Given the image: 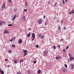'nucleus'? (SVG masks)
Here are the masks:
<instances>
[{
    "label": "nucleus",
    "instance_id": "nucleus-20",
    "mask_svg": "<svg viewBox=\"0 0 74 74\" xmlns=\"http://www.w3.org/2000/svg\"><path fill=\"white\" fill-rule=\"evenodd\" d=\"M22 62H23V60H20L19 61L20 63H22Z\"/></svg>",
    "mask_w": 74,
    "mask_h": 74
},
{
    "label": "nucleus",
    "instance_id": "nucleus-32",
    "mask_svg": "<svg viewBox=\"0 0 74 74\" xmlns=\"http://www.w3.org/2000/svg\"><path fill=\"white\" fill-rule=\"evenodd\" d=\"M72 14H74V10H72Z\"/></svg>",
    "mask_w": 74,
    "mask_h": 74
},
{
    "label": "nucleus",
    "instance_id": "nucleus-23",
    "mask_svg": "<svg viewBox=\"0 0 74 74\" xmlns=\"http://www.w3.org/2000/svg\"><path fill=\"white\" fill-rule=\"evenodd\" d=\"M41 34H38V36L39 37H41Z\"/></svg>",
    "mask_w": 74,
    "mask_h": 74
},
{
    "label": "nucleus",
    "instance_id": "nucleus-57",
    "mask_svg": "<svg viewBox=\"0 0 74 74\" xmlns=\"http://www.w3.org/2000/svg\"><path fill=\"white\" fill-rule=\"evenodd\" d=\"M47 20H46V22H45V23H47Z\"/></svg>",
    "mask_w": 74,
    "mask_h": 74
},
{
    "label": "nucleus",
    "instance_id": "nucleus-29",
    "mask_svg": "<svg viewBox=\"0 0 74 74\" xmlns=\"http://www.w3.org/2000/svg\"><path fill=\"white\" fill-rule=\"evenodd\" d=\"M62 3H63V4H64L65 3V2H64V0H63Z\"/></svg>",
    "mask_w": 74,
    "mask_h": 74
},
{
    "label": "nucleus",
    "instance_id": "nucleus-37",
    "mask_svg": "<svg viewBox=\"0 0 74 74\" xmlns=\"http://www.w3.org/2000/svg\"><path fill=\"white\" fill-rule=\"evenodd\" d=\"M13 39H12L10 40H9V41H10V42L13 41Z\"/></svg>",
    "mask_w": 74,
    "mask_h": 74
},
{
    "label": "nucleus",
    "instance_id": "nucleus-19",
    "mask_svg": "<svg viewBox=\"0 0 74 74\" xmlns=\"http://www.w3.org/2000/svg\"><path fill=\"white\" fill-rule=\"evenodd\" d=\"M14 63H15V64H16L17 63V61L16 60H15L14 61Z\"/></svg>",
    "mask_w": 74,
    "mask_h": 74
},
{
    "label": "nucleus",
    "instance_id": "nucleus-58",
    "mask_svg": "<svg viewBox=\"0 0 74 74\" xmlns=\"http://www.w3.org/2000/svg\"><path fill=\"white\" fill-rule=\"evenodd\" d=\"M8 66L9 67H10V65H8Z\"/></svg>",
    "mask_w": 74,
    "mask_h": 74
},
{
    "label": "nucleus",
    "instance_id": "nucleus-7",
    "mask_svg": "<svg viewBox=\"0 0 74 74\" xmlns=\"http://www.w3.org/2000/svg\"><path fill=\"white\" fill-rule=\"evenodd\" d=\"M62 72L64 73H66V69L65 68H63L62 69Z\"/></svg>",
    "mask_w": 74,
    "mask_h": 74
},
{
    "label": "nucleus",
    "instance_id": "nucleus-44",
    "mask_svg": "<svg viewBox=\"0 0 74 74\" xmlns=\"http://www.w3.org/2000/svg\"><path fill=\"white\" fill-rule=\"evenodd\" d=\"M5 61H6V62H7L8 61V60L7 59H5Z\"/></svg>",
    "mask_w": 74,
    "mask_h": 74
},
{
    "label": "nucleus",
    "instance_id": "nucleus-16",
    "mask_svg": "<svg viewBox=\"0 0 74 74\" xmlns=\"http://www.w3.org/2000/svg\"><path fill=\"white\" fill-rule=\"evenodd\" d=\"M53 49H56V46H53Z\"/></svg>",
    "mask_w": 74,
    "mask_h": 74
},
{
    "label": "nucleus",
    "instance_id": "nucleus-3",
    "mask_svg": "<svg viewBox=\"0 0 74 74\" xmlns=\"http://www.w3.org/2000/svg\"><path fill=\"white\" fill-rule=\"evenodd\" d=\"M5 3H3L2 6V9H5Z\"/></svg>",
    "mask_w": 74,
    "mask_h": 74
},
{
    "label": "nucleus",
    "instance_id": "nucleus-38",
    "mask_svg": "<svg viewBox=\"0 0 74 74\" xmlns=\"http://www.w3.org/2000/svg\"><path fill=\"white\" fill-rule=\"evenodd\" d=\"M69 57H71V56H71V54H69Z\"/></svg>",
    "mask_w": 74,
    "mask_h": 74
},
{
    "label": "nucleus",
    "instance_id": "nucleus-1",
    "mask_svg": "<svg viewBox=\"0 0 74 74\" xmlns=\"http://www.w3.org/2000/svg\"><path fill=\"white\" fill-rule=\"evenodd\" d=\"M48 51L45 50L43 52V55L44 56H46L47 55V54H48Z\"/></svg>",
    "mask_w": 74,
    "mask_h": 74
},
{
    "label": "nucleus",
    "instance_id": "nucleus-25",
    "mask_svg": "<svg viewBox=\"0 0 74 74\" xmlns=\"http://www.w3.org/2000/svg\"><path fill=\"white\" fill-rule=\"evenodd\" d=\"M12 46L13 47V48H14V47H15V45H14L12 44Z\"/></svg>",
    "mask_w": 74,
    "mask_h": 74
},
{
    "label": "nucleus",
    "instance_id": "nucleus-33",
    "mask_svg": "<svg viewBox=\"0 0 74 74\" xmlns=\"http://www.w3.org/2000/svg\"><path fill=\"white\" fill-rule=\"evenodd\" d=\"M2 21L0 22V26L2 25Z\"/></svg>",
    "mask_w": 74,
    "mask_h": 74
},
{
    "label": "nucleus",
    "instance_id": "nucleus-9",
    "mask_svg": "<svg viewBox=\"0 0 74 74\" xmlns=\"http://www.w3.org/2000/svg\"><path fill=\"white\" fill-rule=\"evenodd\" d=\"M0 72L1 73V74H4V71H3L1 70V69H0Z\"/></svg>",
    "mask_w": 74,
    "mask_h": 74
},
{
    "label": "nucleus",
    "instance_id": "nucleus-48",
    "mask_svg": "<svg viewBox=\"0 0 74 74\" xmlns=\"http://www.w3.org/2000/svg\"><path fill=\"white\" fill-rule=\"evenodd\" d=\"M17 74H21V73H20L18 72L17 73Z\"/></svg>",
    "mask_w": 74,
    "mask_h": 74
},
{
    "label": "nucleus",
    "instance_id": "nucleus-27",
    "mask_svg": "<svg viewBox=\"0 0 74 74\" xmlns=\"http://www.w3.org/2000/svg\"><path fill=\"white\" fill-rule=\"evenodd\" d=\"M64 66L65 68H67V65L66 64H65Z\"/></svg>",
    "mask_w": 74,
    "mask_h": 74
},
{
    "label": "nucleus",
    "instance_id": "nucleus-2",
    "mask_svg": "<svg viewBox=\"0 0 74 74\" xmlns=\"http://www.w3.org/2000/svg\"><path fill=\"white\" fill-rule=\"evenodd\" d=\"M43 22V20L42 18L40 19L38 21V23L39 25H40Z\"/></svg>",
    "mask_w": 74,
    "mask_h": 74
},
{
    "label": "nucleus",
    "instance_id": "nucleus-8",
    "mask_svg": "<svg viewBox=\"0 0 74 74\" xmlns=\"http://www.w3.org/2000/svg\"><path fill=\"white\" fill-rule=\"evenodd\" d=\"M32 38H35V34L34 33H33L32 34Z\"/></svg>",
    "mask_w": 74,
    "mask_h": 74
},
{
    "label": "nucleus",
    "instance_id": "nucleus-59",
    "mask_svg": "<svg viewBox=\"0 0 74 74\" xmlns=\"http://www.w3.org/2000/svg\"><path fill=\"white\" fill-rule=\"evenodd\" d=\"M49 3H50V1H49L48 2V3L49 4Z\"/></svg>",
    "mask_w": 74,
    "mask_h": 74
},
{
    "label": "nucleus",
    "instance_id": "nucleus-60",
    "mask_svg": "<svg viewBox=\"0 0 74 74\" xmlns=\"http://www.w3.org/2000/svg\"><path fill=\"white\" fill-rule=\"evenodd\" d=\"M29 30H30V29H29Z\"/></svg>",
    "mask_w": 74,
    "mask_h": 74
},
{
    "label": "nucleus",
    "instance_id": "nucleus-15",
    "mask_svg": "<svg viewBox=\"0 0 74 74\" xmlns=\"http://www.w3.org/2000/svg\"><path fill=\"white\" fill-rule=\"evenodd\" d=\"M41 71L40 70H38V74H40V73H41Z\"/></svg>",
    "mask_w": 74,
    "mask_h": 74
},
{
    "label": "nucleus",
    "instance_id": "nucleus-22",
    "mask_svg": "<svg viewBox=\"0 0 74 74\" xmlns=\"http://www.w3.org/2000/svg\"><path fill=\"white\" fill-rule=\"evenodd\" d=\"M58 29L59 30H60V29H61V28L60 26V25H59L58 26Z\"/></svg>",
    "mask_w": 74,
    "mask_h": 74
},
{
    "label": "nucleus",
    "instance_id": "nucleus-11",
    "mask_svg": "<svg viewBox=\"0 0 74 74\" xmlns=\"http://www.w3.org/2000/svg\"><path fill=\"white\" fill-rule=\"evenodd\" d=\"M16 15H15L14 16L12 19V21H14L15 20V19L16 18Z\"/></svg>",
    "mask_w": 74,
    "mask_h": 74
},
{
    "label": "nucleus",
    "instance_id": "nucleus-39",
    "mask_svg": "<svg viewBox=\"0 0 74 74\" xmlns=\"http://www.w3.org/2000/svg\"><path fill=\"white\" fill-rule=\"evenodd\" d=\"M36 48H38V45H37L36 46Z\"/></svg>",
    "mask_w": 74,
    "mask_h": 74
},
{
    "label": "nucleus",
    "instance_id": "nucleus-4",
    "mask_svg": "<svg viewBox=\"0 0 74 74\" xmlns=\"http://www.w3.org/2000/svg\"><path fill=\"white\" fill-rule=\"evenodd\" d=\"M22 20L23 21H26V18L25 17V16H24L22 18Z\"/></svg>",
    "mask_w": 74,
    "mask_h": 74
},
{
    "label": "nucleus",
    "instance_id": "nucleus-36",
    "mask_svg": "<svg viewBox=\"0 0 74 74\" xmlns=\"http://www.w3.org/2000/svg\"><path fill=\"white\" fill-rule=\"evenodd\" d=\"M63 52H66V49H63Z\"/></svg>",
    "mask_w": 74,
    "mask_h": 74
},
{
    "label": "nucleus",
    "instance_id": "nucleus-46",
    "mask_svg": "<svg viewBox=\"0 0 74 74\" xmlns=\"http://www.w3.org/2000/svg\"><path fill=\"white\" fill-rule=\"evenodd\" d=\"M16 10H17L16 9H14V11H16Z\"/></svg>",
    "mask_w": 74,
    "mask_h": 74
},
{
    "label": "nucleus",
    "instance_id": "nucleus-52",
    "mask_svg": "<svg viewBox=\"0 0 74 74\" xmlns=\"http://www.w3.org/2000/svg\"><path fill=\"white\" fill-rule=\"evenodd\" d=\"M45 17H46L45 16H43L44 18H45Z\"/></svg>",
    "mask_w": 74,
    "mask_h": 74
},
{
    "label": "nucleus",
    "instance_id": "nucleus-53",
    "mask_svg": "<svg viewBox=\"0 0 74 74\" xmlns=\"http://www.w3.org/2000/svg\"><path fill=\"white\" fill-rule=\"evenodd\" d=\"M61 41H63V39H61Z\"/></svg>",
    "mask_w": 74,
    "mask_h": 74
},
{
    "label": "nucleus",
    "instance_id": "nucleus-14",
    "mask_svg": "<svg viewBox=\"0 0 74 74\" xmlns=\"http://www.w3.org/2000/svg\"><path fill=\"white\" fill-rule=\"evenodd\" d=\"M8 52L9 53H11L12 52V51L11 50H8Z\"/></svg>",
    "mask_w": 74,
    "mask_h": 74
},
{
    "label": "nucleus",
    "instance_id": "nucleus-51",
    "mask_svg": "<svg viewBox=\"0 0 74 74\" xmlns=\"http://www.w3.org/2000/svg\"><path fill=\"white\" fill-rule=\"evenodd\" d=\"M54 6H56V3H55L54 5Z\"/></svg>",
    "mask_w": 74,
    "mask_h": 74
},
{
    "label": "nucleus",
    "instance_id": "nucleus-55",
    "mask_svg": "<svg viewBox=\"0 0 74 74\" xmlns=\"http://www.w3.org/2000/svg\"><path fill=\"white\" fill-rule=\"evenodd\" d=\"M45 25H47V23H45Z\"/></svg>",
    "mask_w": 74,
    "mask_h": 74
},
{
    "label": "nucleus",
    "instance_id": "nucleus-12",
    "mask_svg": "<svg viewBox=\"0 0 74 74\" xmlns=\"http://www.w3.org/2000/svg\"><path fill=\"white\" fill-rule=\"evenodd\" d=\"M30 34H31V33L29 32V33L27 35V37H29L31 35H30Z\"/></svg>",
    "mask_w": 74,
    "mask_h": 74
},
{
    "label": "nucleus",
    "instance_id": "nucleus-42",
    "mask_svg": "<svg viewBox=\"0 0 74 74\" xmlns=\"http://www.w3.org/2000/svg\"><path fill=\"white\" fill-rule=\"evenodd\" d=\"M36 61H34V64H35V63H36Z\"/></svg>",
    "mask_w": 74,
    "mask_h": 74
},
{
    "label": "nucleus",
    "instance_id": "nucleus-10",
    "mask_svg": "<svg viewBox=\"0 0 74 74\" xmlns=\"http://www.w3.org/2000/svg\"><path fill=\"white\" fill-rule=\"evenodd\" d=\"M27 50H24V54L27 55Z\"/></svg>",
    "mask_w": 74,
    "mask_h": 74
},
{
    "label": "nucleus",
    "instance_id": "nucleus-17",
    "mask_svg": "<svg viewBox=\"0 0 74 74\" xmlns=\"http://www.w3.org/2000/svg\"><path fill=\"white\" fill-rule=\"evenodd\" d=\"M73 59H74V58L73 57H71L70 58V60H72Z\"/></svg>",
    "mask_w": 74,
    "mask_h": 74
},
{
    "label": "nucleus",
    "instance_id": "nucleus-43",
    "mask_svg": "<svg viewBox=\"0 0 74 74\" xmlns=\"http://www.w3.org/2000/svg\"><path fill=\"white\" fill-rule=\"evenodd\" d=\"M61 56H59L58 57V58H59V59H61Z\"/></svg>",
    "mask_w": 74,
    "mask_h": 74
},
{
    "label": "nucleus",
    "instance_id": "nucleus-6",
    "mask_svg": "<svg viewBox=\"0 0 74 74\" xmlns=\"http://www.w3.org/2000/svg\"><path fill=\"white\" fill-rule=\"evenodd\" d=\"M18 42L19 44H21L22 42V39H19L18 40Z\"/></svg>",
    "mask_w": 74,
    "mask_h": 74
},
{
    "label": "nucleus",
    "instance_id": "nucleus-30",
    "mask_svg": "<svg viewBox=\"0 0 74 74\" xmlns=\"http://www.w3.org/2000/svg\"><path fill=\"white\" fill-rule=\"evenodd\" d=\"M25 7H27V3H26V2L25 3Z\"/></svg>",
    "mask_w": 74,
    "mask_h": 74
},
{
    "label": "nucleus",
    "instance_id": "nucleus-13",
    "mask_svg": "<svg viewBox=\"0 0 74 74\" xmlns=\"http://www.w3.org/2000/svg\"><path fill=\"white\" fill-rule=\"evenodd\" d=\"M71 67H72V68H71V69H74V64H71Z\"/></svg>",
    "mask_w": 74,
    "mask_h": 74
},
{
    "label": "nucleus",
    "instance_id": "nucleus-28",
    "mask_svg": "<svg viewBox=\"0 0 74 74\" xmlns=\"http://www.w3.org/2000/svg\"><path fill=\"white\" fill-rule=\"evenodd\" d=\"M8 2H10V3H12V1L11 0H8Z\"/></svg>",
    "mask_w": 74,
    "mask_h": 74
},
{
    "label": "nucleus",
    "instance_id": "nucleus-34",
    "mask_svg": "<svg viewBox=\"0 0 74 74\" xmlns=\"http://www.w3.org/2000/svg\"><path fill=\"white\" fill-rule=\"evenodd\" d=\"M27 11V9H24V12H25V11Z\"/></svg>",
    "mask_w": 74,
    "mask_h": 74
},
{
    "label": "nucleus",
    "instance_id": "nucleus-31",
    "mask_svg": "<svg viewBox=\"0 0 74 74\" xmlns=\"http://www.w3.org/2000/svg\"><path fill=\"white\" fill-rule=\"evenodd\" d=\"M56 59H57V60H58V59H59V58L58 56H57L56 57Z\"/></svg>",
    "mask_w": 74,
    "mask_h": 74
},
{
    "label": "nucleus",
    "instance_id": "nucleus-54",
    "mask_svg": "<svg viewBox=\"0 0 74 74\" xmlns=\"http://www.w3.org/2000/svg\"><path fill=\"white\" fill-rule=\"evenodd\" d=\"M3 24L5 23V22H4V21H3Z\"/></svg>",
    "mask_w": 74,
    "mask_h": 74
},
{
    "label": "nucleus",
    "instance_id": "nucleus-49",
    "mask_svg": "<svg viewBox=\"0 0 74 74\" xmlns=\"http://www.w3.org/2000/svg\"><path fill=\"white\" fill-rule=\"evenodd\" d=\"M64 30H66V27H64Z\"/></svg>",
    "mask_w": 74,
    "mask_h": 74
},
{
    "label": "nucleus",
    "instance_id": "nucleus-41",
    "mask_svg": "<svg viewBox=\"0 0 74 74\" xmlns=\"http://www.w3.org/2000/svg\"><path fill=\"white\" fill-rule=\"evenodd\" d=\"M58 48H60V46L59 45H58Z\"/></svg>",
    "mask_w": 74,
    "mask_h": 74
},
{
    "label": "nucleus",
    "instance_id": "nucleus-56",
    "mask_svg": "<svg viewBox=\"0 0 74 74\" xmlns=\"http://www.w3.org/2000/svg\"><path fill=\"white\" fill-rule=\"evenodd\" d=\"M34 38H33V39H32V41H33L34 40Z\"/></svg>",
    "mask_w": 74,
    "mask_h": 74
},
{
    "label": "nucleus",
    "instance_id": "nucleus-35",
    "mask_svg": "<svg viewBox=\"0 0 74 74\" xmlns=\"http://www.w3.org/2000/svg\"><path fill=\"white\" fill-rule=\"evenodd\" d=\"M72 13V12L71 11V12H69V14H71Z\"/></svg>",
    "mask_w": 74,
    "mask_h": 74
},
{
    "label": "nucleus",
    "instance_id": "nucleus-47",
    "mask_svg": "<svg viewBox=\"0 0 74 74\" xmlns=\"http://www.w3.org/2000/svg\"><path fill=\"white\" fill-rule=\"evenodd\" d=\"M26 55V54H24V56H23V57H25V56Z\"/></svg>",
    "mask_w": 74,
    "mask_h": 74
},
{
    "label": "nucleus",
    "instance_id": "nucleus-45",
    "mask_svg": "<svg viewBox=\"0 0 74 74\" xmlns=\"http://www.w3.org/2000/svg\"><path fill=\"white\" fill-rule=\"evenodd\" d=\"M15 37H13V38L12 39L13 40H14L15 39Z\"/></svg>",
    "mask_w": 74,
    "mask_h": 74
},
{
    "label": "nucleus",
    "instance_id": "nucleus-50",
    "mask_svg": "<svg viewBox=\"0 0 74 74\" xmlns=\"http://www.w3.org/2000/svg\"><path fill=\"white\" fill-rule=\"evenodd\" d=\"M65 1L66 3H67V0H65Z\"/></svg>",
    "mask_w": 74,
    "mask_h": 74
},
{
    "label": "nucleus",
    "instance_id": "nucleus-21",
    "mask_svg": "<svg viewBox=\"0 0 74 74\" xmlns=\"http://www.w3.org/2000/svg\"><path fill=\"white\" fill-rule=\"evenodd\" d=\"M12 24H10L8 25V26H12Z\"/></svg>",
    "mask_w": 74,
    "mask_h": 74
},
{
    "label": "nucleus",
    "instance_id": "nucleus-26",
    "mask_svg": "<svg viewBox=\"0 0 74 74\" xmlns=\"http://www.w3.org/2000/svg\"><path fill=\"white\" fill-rule=\"evenodd\" d=\"M63 21L62 20L61 21V24H63Z\"/></svg>",
    "mask_w": 74,
    "mask_h": 74
},
{
    "label": "nucleus",
    "instance_id": "nucleus-18",
    "mask_svg": "<svg viewBox=\"0 0 74 74\" xmlns=\"http://www.w3.org/2000/svg\"><path fill=\"white\" fill-rule=\"evenodd\" d=\"M27 73H28V74H30V71L29 70H28L27 71Z\"/></svg>",
    "mask_w": 74,
    "mask_h": 74
},
{
    "label": "nucleus",
    "instance_id": "nucleus-5",
    "mask_svg": "<svg viewBox=\"0 0 74 74\" xmlns=\"http://www.w3.org/2000/svg\"><path fill=\"white\" fill-rule=\"evenodd\" d=\"M4 33L5 34H8V33H9V32H8V30H5V31H4Z\"/></svg>",
    "mask_w": 74,
    "mask_h": 74
},
{
    "label": "nucleus",
    "instance_id": "nucleus-40",
    "mask_svg": "<svg viewBox=\"0 0 74 74\" xmlns=\"http://www.w3.org/2000/svg\"><path fill=\"white\" fill-rule=\"evenodd\" d=\"M44 36H41V39H42V38H44Z\"/></svg>",
    "mask_w": 74,
    "mask_h": 74
},
{
    "label": "nucleus",
    "instance_id": "nucleus-24",
    "mask_svg": "<svg viewBox=\"0 0 74 74\" xmlns=\"http://www.w3.org/2000/svg\"><path fill=\"white\" fill-rule=\"evenodd\" d=\"M69 46H67L66 48V49H69Z\"/></svg>",
    "mask_w": 74,
    "mask_h": 74
}]
</instances>
